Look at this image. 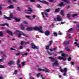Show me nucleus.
I'll return each mask as SVG.
<instances>
[{
	"instance_id": "33",
	"label": "nucleus",
	"mask_w": 79,
	"mask_h": 79,
	"mask_svg": "<svg viewBox=\"0 0 79 79\" xmlns=\"http://www.w3.org/2000/svg\"><path fill=\"white\" fill-rule=\"evenodd\" d=\"M0 68H5V66L3 65H0Z\"/></svg>"
},
{
	"instance_id": "36",
	"label": "nucleus",
	"mask_w": 79,
	"mask_h": 79,
	"mask_svg": "<svg viewBox=\"0 0 79 79\" xmlns=\"http://www.w3.org/2000/svg\"><path fill=\"white\" fill-rule=\"evenodd\" d=\"M57 58L58 59H59V60H62V59H63V57L61 56H59L58 57H57Z\"/></svg>"
},
{
	"instance_id": "31",
	"label": "nucleus",
	"mask_w": 79,
	"mask_h": 79,
	"mask_svg": "<svg viewBox=\"0 0 79 79\" xmlns=\"http://www.w3.org/2000/svg\"><path fill=\"white\" fill-rule=\"evenodd\" d=\"M25 64H26V62L23 61L22 62V64L23 65V66H24Z\"/></svg>"
},
{
	"instance_id": "40",
	"label": "nucleus",
	"mask_w": 79,
	"mask_h": 79,
	"mask_svg": "<svg viewBox=\"0 0 79 79\" xmlns=\"http://www.w3.org/2000/svg\"><path fill=\"white\" fill-rule=\"evenodd\" d=\"M62 56H63V57H65V56H66V55L64 53H62Z\"/></svg>"
},
{
	"instance_id": "44",
	"label": "nucleus",
	"mask_w": 79,
	"mask_h": 79,
	"mask_svg": "<svg viewBox=\"0 0 79 79\" xmlns=\"http://www.w3.org/2000/svg\"><path fill=\"white\" fill-rule=\"evenodd\" d=\"M65 24V22H62L61 23H59V24Z\"/></svg>"
},
{
	"instance_id": "37",
	"label": "nucleus",
	"mask_w": 79,
	"mask_h": 79,
	"mask_svg": "<svg viewBox=\"0 0 79 79\" xmlns=\"http://www.w3.org/2000/svg\"><path fill=\"white\" fill-rule=\"evenodd\" d=\"M17 63V64H19L20 63V60L19 59H18Z\"/></svg>"
},
{
	"instance_id": "16",
	"label": "nucleus",
	"mask_w": 79,
	"mask_h": 79,
	"mask_svg": "<svg viewBox=\"0 0 79 79\" xmlns=\"http://www.w3.org/2000/svg\"><path fill=\"white\" fill-rule=\"evenodd\" d=\"M49 58L50 59L51 61H52V62H53L54 61H55V58H54L53 57H49Z\"/></svg>"
},
{
	"instance_id": "19",
	"label": "nucleus",
	"mask_w": 79,
	"mask_h": 79,
	"mask_svg": "<svg viewBox=\"0 0 79 79\" xmlns=\"http://www.w3.org/2000/svg\"><path fill=\"white\" fill-rule=\"evenodd\" d=\"M31 46L32 47V48L33 49H35V45L34 43L31 44Z\"/></svg>"
},
{
	"instance_id": "4",
	"label": "nucleus",
	"mask_w": 79,
	"mask_h": 79,
	"mask_svg": "<svg viewBox=\"0 0 79 79\" xmlns=\"http://www.w3.org/2000/svg\"><path fill=\"white\" fill-rule=\"evenodd\" d=\"M4 18H5L6 19H8V20H11V18H13V14L12 13H10V17H8L6 16L5 15H3Z\"/></svg>"
},
{
	"instance_id": "57",
	"label": "nucleus",
	"mask_w": 79,
	"mask_h": 79,
	"mask_svg": "<svg viewBox=\"0 0 79 79\" xmlns=\"http://www.w3.org/2000/svg\"><path fill=\"white\" fill-rule=\"evenodd\" d=\"M71 58L70 57H69L68 58V61H71Z\"/></svg>"
},
{
	"instance_id": "50",
	"label": "nucleus",
	"mask_w": 79,
	"mask_h": 79,
	"mask_svg": "<svg viewBox=\"0 0 79 79\" xmlns=\"http://www.w3.org/2000/svg\"><path fill=\"white\" fill-rule=\"evenodd\" d=\"M20 52H19V53H17L16 54V55L17 56H18L19 55H20Z\"/></svg>"
},
{
	"instance_id": "45",
	"label": "nucleus",
	"mask_w": 79,
	"mask_h": 79,
	"mask_svg": "<svg viewBox=\"0 0 79 79\" xmlns=\"http://www.w3.org/2000/svg\"><path fill=\"white\" fill-rule=\"evenodd\" d=\"M52 42H53V41H51L50 42L49 45H51L52 44Z\"/></svg>"
},
{
	"instance_id": "52",
	"label": "nucleus",
	"mask_w": 79,
	"mask_h": 79,
	"mask_svg": "<svg viewBox=\"0 0 79 79\" xmlns=\"http://www.w3.org/2000/svg\"><path fill=\"white\" fill-rule=\"evenodd\" d=\"M72 30L73 28H71L70 29H69V30H68V32H71V31H72Z\"/></svg>"
},
{
	"instance_id": "14",
	"label": "nucleus",
	"mask_w": 79,
	"mask_h": 79,
	"mask_svg": "<svg viewBox=\"0 0 79 79\" xmlns=\"http://www.w3.org/2000/svg\"><path fill=\"white\" fill-rule=\"evenodd\" d=\"M27 11H31L30 12H28L27 14H31L32 13V10L31 8H28V9L27 10Z\"/></svg>"
},
{
	"instance_id": "25",
	"label": "nucleus",
	"mask_w": 79,
	"mask_h": 79,
	"mask_svg": "<svg viewBox=\"0 0 79 79\" xmlns=\"http://www.w3.org/2000/svg\"><path fill=\"white\" fill-rule=\"evenodd\" d=\"M62 1L64 2H66L67 3H69V1H68L67 0H62Z\"/></svg>"
},
{
	"instance_id": "20",
	"label": "nucleus",
	"mask_w": 79,
	"mask_h": 79,
	"mask_svg": "<svg viewBox=\"0 0 79 79\" xmlns=\"http://www.w3.org/2000/svg\"><path fill=\"white\" fill-rule=\"evenodd\" d=\"M20 26L21 29H22V30H24V29L25 28L24 27H23V24H20Z\"/></svg>"
},
{
	"instance_id": "58",
	"label": "nucleus",
	"mask_w": 79,
	"mask_h": 79,
	"mask_svg": "<svg viewBox=\"0 0 79 79\" xmlns=\"http://www.w3.org/2000/svg\"><path fill=\"white\" fill-rule=\"evenodd\" d=\"M23 46H21L20 47V49H23Z\"/></svg>"
},
{
	"instance_id": "62",
	"label": "nucleus",
	"mask_w": 79,
	"mask_h": 79,
	"mask_svg": "<svg viewBox=\"0 0 79 79\" xmlns=\"http://www.w3.org/2000/svg\"><path fill=\"white\" fill-rule=\"evenodd\" d=\"M49 0L50 2H53V0Z\"/></svg>"
},
{
	"instance_id": "3",
	"label": "nucleus",
	"mask_w": 79,
	"mask_h": 79,
	"mask_svg": "<svg viewBox=\"0 0 79 79\" xmlns=\"http://www.w3.org/2000/svg\"><path fill=\"white\" fill-rule=\"evenodd\" d=\"M39 68V66H37L35 67V69H36L38 70V71H44V72H46V73H50V70L49 69H48L46 68H44V69H42Z\"/></svg>"
},
{
	"instance_id": "60",
	"label": "nucleus",
	"mask_w": 79,
	"mask_h": 79,
	"mask_svg": "<svg viewBox=\"0 0 79 79\" xmlns=\"http://www.w3.org/2000/svg\"><path fill=\"white\" fill-rule=\"evenodd\" d=\"M70 7V6L68 5V6L67 7V9H68Z\"/></svg>"
},
{
	"instance_id": "8",
	"label": "nucleus",
	"mask_w": 79,
	"mask_h": 79,
	"mask_svg": "<svg viewBox=\"0 0 79 79\" xmlns=\"http://www.w3.org/2000/svg\"><path fill=\"white\" fill-rule=\"evenodd\" d=\"M45 34L47 36H48L50 35V31L47 30L45 32Z\"/></svg>"
},
{
	"instance_id": "5",
	"label": "nucleus",
	"mask_w": 79,
	"mask_h": 79,
	"mask_svg": "<svg viewBox=\"0 0 79 79\" xmlns=\"http://www.w3.org/2000/svg\"><path fill=\"white\" fill-rule=\"evenodd\" d=\"M68 71V69L66 68H64V70L61 69L60 71L62 73H63V72H64V73L63 74L64 76H66V72H67V71Z\"/></svg>"
},
{
	"instance_id": "59",
	"label": "nucleus",
	"mask_w": 79,
	"mask_h": 79,
	"mask_svg": "<svg viewBox=\"0 0 79 79\" xmlns=\"http://www.w3.org/2000/svg\"><path fill=\"white\" fill-rule=\"evenodd\" d=\"M3 56L4 58H6V57H7V56L5 55H3Z\"/></svg>"
},
{
	"instance_id": "23",
	"label": "nucleus",
	"mask_w": 79,
	"mask_h": 79,
	"mask_svg": "<svg viewBox=\"0 0 79 79\" xmlns=\"http://www.w3.org/2000/svg\"><path fill=\"white\" fill-rule=\"evenodd\" d=\"M40 2H41L42 3H45V4H46V5H48V2L45 1H40Z\"/></svg>"
},
{
	"instance_id": "41",
	"label": "nucleus",
	"mask_w": 79,
	"mask_h": 79,
	"mask_svg": "<svg viewBox=\"0 0 79 79\" xmlns=\"http://www.w3.org/2000/svg\"><path fill=\"white\" fill-rule=\"evenodd\" d=\"M17 10L18 11H20L21 10V8L20 7H17Z\"/></svg>"
},
{
	"instance_id": "43",
	"label": "nucleus",
	"mask_w": 79,
	"mask_h": 79,
	"mask_svg": "<svg viewBox=\"0 0 79 79\" xmlns=\"http://www.w3.org/2000/svg\"><path fill=\"white\" fill-rule=\"evenodd\" d=\"M50 11V9H47L46 10V11L47 12H49V11Z\"/></svg>"
},
{
	"instance_id": "38",
	"label": "nucleus",
	"mask_w": 79,
	"mask_h": 79,
	"mask_svg": "<svg viewBox=\"0 0 79 79\" xmlns=\"http://www.w3.org/2000/svg\"><path fill=\"white\" fill-rule=\"evenodd\" d=\"M67 16L69 18H70L71 17V15L69 14H68L67 15Z\"/></svg>"
},
{
	"instance_id": "10",
	"label": "nucleus",
	"mask_w": 79,
	"mask_h": 79,
	"mask_svg": "<svg viewBox=\"0 0 79 79\" xmlns=\"http://www.w3.org/2000/svg\"><path fill=\"white\" fill-rule=\"evenodd\" d=\"M46 50H47V53H48V54H49V55H52L51 53H50V52L48 51V50L49 49V46H46Z\"/></svg>"
},
{
	"instance_id": "32",
	"label": "nucleus",
	"mask_w": 79,
	"mask_h": 79,
	"mask_svg": "<svg viewBox=\"0 0 79 79\" xmlns=\"http://www.w3.org/2000/svg\"><path fill=\"white\" fill-rule=\"evenodd\" d=\"M36 17V15H33L32 16V18L33 19H35Z\"/></svg>"
},
{
	"instance_id": "35",
	"label": "nucleus",
	"mask_w": 79,
	"mask_h": 79,
	"mask_svg": "<svg viewBox=\"0 0 79 79\" xmlns=\"http://www.w3.org/2000/svg\"><path fill=\"white\" fill-rule=\"evenodd\" d=\"M68 37L69 38V39H71V35L69 34H68Z\"/></svg>"
},
{
	"instance_id": "39",
	"label": "nucleus",
	"mask_w": 79,
	"mask_h": 79,
	"mask_svg": "<svg viewBox=\"0 0 79 79\" xmlns=\"http://www.w3.org/2000/svg\"><path fill=\"white\" fill-rule=\"evenodd\" d=\"M24 44L26 45L27 44H29V42H24Z\"/></svg>"
},
{
	"instance_id": "61",
	"label": "nucleus",
	"mask_w": 79,
	"mask_h": 79,
	"mask_svg": "<svg viewBox=\"0 0 79 79\" xmlns=\"http://www.w3.org/2000/svg\"><path fill=\"white\" fill-rule=\"evenodd\" d=\"M0 79H3V78L2 76H0Z\"/></svg>"
},
{
	"instance_id": "47",
	"label": "nucleus",
	"mask_w": 79,
	"mask_h": 79,
	"mask_svg": "<svg viewBox=\"0 0 79 79\" xmlns=\"http://www.w3.org/2000/svg\"><path fill=\"white\" fill-rule=\"evenodd\" d=\"M17 65H18V67L19 68H21V64H17Z\"/></svg>"
},
{
	"instance_id": "21",
	"label": "nucleus",
	"mask_w": 79,
	"mask_h": 79,
	"mask_svg": "<svg viewBox=\"0 0 79 79\" xmlns=\"http://www.w3.org/2000/svg\"><path fill=\"white\" fill-rule=\"evenodd\" d=\"M25 17H26V18H28L30 20H32V19L31 18V16H30L26 15Z\"/></svg>"
},
{
	"instance_id": "24",
	"label": "nucleus",
	"mask_w": 79,
	"mask_h": 79,
	"mask_svg": "<svg viewBox=\"0 0 79 79\" xmlns=\"http://www.w3.org/2000/svg\"><path fill=\"white\" fill-rule=\"evenodd\" d=\"M13 18L14 19H15V21H17V22L20 21V19H19L16 18L15 17H14Z\"/></svg>"
},
{
	"instance_id": "29",
	"label": "nucleus",
	"mask_w": 79,
	"mask_h": 79,
	"mask_svg": "<svg viewBox=\"0 0 79 79\" xmlns=\"http://www.w3.org/2000/svg\"><path fill=\"white\" fill-rule=\"evenodd\" d=\"M78 15V14L77 13L75 14H73V15H72V17H75L77 15Z\"/></svg>"
},
{
	"instance_id": "34",
	"label": "nucleus",
	"mask_w": 79,
	"mask_h": 79,
	"mask_svg": "<svg viewBox=\"0 0 79 79\" xmlns=\"http://www.w3.org/2000/svg\"><path fill=\"white\" fill-rule=\"evenodd\" d=\"M17 72H18V70H16L15 71V72L14 73V74H17Z\"/></svg>"
},
{
	"instance_id": "56",
	"label": "nucleus",
	"mask_w": 79,
	"mask_h": 79,
	"mask_svg": "<svg viewBox=\"0 0 79 79\" xmlns=\"http://www.w3.org/2000/svg\"><path fill=\"white\" fill-rule=\"evenodd\" d=\"M23 23L24 24H27V22L26 21H24L23 22Z\"/></svg>"
},
{
	"instance_id": "17",
	"label": "nucleus",
	"mask_w": 79,
	"mask_h": 79,
	"mask_svg": "<svg viewBox=\"0 0 79 79\" xmlns=\"http://www.w3.org/2000/svg\"><path fill=\"white\" fill-rule=\"evenodd\" d=\"M5 25H6L7 26H9L8 23H2L0 24V26H5Z\"/></svg>"
},
{
	"instance_id": "22",
	"label": "nucleus",
	"mask_w": 79,
	"mask_h": 79,
	"mask_svg": "<svg viewBox=\"0 0 79 79\" xmlns=\"http://www.w3.org/2000/svg\"><path fill=\"white\" fill-rule=\"evenodd\" d=\"M65 50H67V51H68V52H70V48L68 47H66L65 48Z\"/></svg>"
},
{
	"instance_id": "48",
	"label": "nucleus",
	"mask_w": 79,
	"mask_h": 79,
	"mask_svg": "<svg viewBox=\"0 0 79 79\" xmlns=\"http://www.w3.org/2000/svg\"><path fill=\"white\" fill-rule=\"evenodd\" d=\"M24 44V41H22L21 42V45H23V44Z\"/></svg>"
},
{
	"instance_id": "54",
	"label": "nucleus",
	"mask_w": 79,
	"mask_h": 79,
	"mask_svg": "<svg viewBox=\"0 0 79 79\" xmlns=\"http://www.w3.org/2000/svg\"><path fill=\"white\" fill-rule=\"evenodd\" d=\"M36 6L38 8H40L41 7V6L40 5H36Z\"/></svg>"
},
{
	"instance_id": "55",
	"label": "nucleus",
	"mask_w": 79,
	"mask_h": 79,
	"mask_svg": "<svg viewBox=\"0 0 79 79\" xmlns=\"http://www.w3.org/2000/svg\"><path fill=\"white\" fill-rule=\"evenodd\" d=\"M62 60L63 61H66V59H65V58L62 57Z\"/></svg>"
},
{
	"instance_id": "1",
	"label": "nucleus",
	"mask_w": 79,
	"mask_h": 79,
	"mask_svg": "<svg viewBox=\"0 0 79 79\" xmlns=\"http://www.w3.org/2000/svg\"><path fill=\"white\" fill-rule=\"evenodd\" d=\"M35 30V31L38 30L39 32H40V33H42L43 34L44 32L43 31V29H42V27L41 26H40L38 27H34L33 28H27V31H32V30Z\"/></svg>"
},
{
	"instance_id": "27",
	"label": "nucleus",
	"mask_w": 79,
	"mask_h": 79,
	"mask_svg": "<svg viewBox=\"0 0 79 79\" xmlns=\"http://www.w3.org/2000/svg\"><path fill=\"white\" fill-rule=\"evenodd\" d=\"M60 14L62 16H64V11H63V10H61V11L60 12Z\"/></svg>"
},
{
	"instance_id": "6",
	"label": "nucleus",
	"mask_w": 79,
	"mask_h": 79,
	"mask_svg": "<svg viewBox=\"0 0 79 79\" xmlns=\"http://www.w3.org/2000/svg\"><path fill=\"white\" fill-rule=\"evenodd\" d=\"M54 20L55 21H62V19L59 16H58L57 18H55Z\"/></svg>"
},
{
	"instance_id": "12",
	"label": "nucleus",
	"mask_w": 79,
	"mask_h": 79,
	"mask_svg": "<svg viewBox=\"0 0 79 79\" xmlns=\"http://www.w3.org/2000/svg\"><path fill=\"white\" fill-rule=\"evenodd\" d=\"M6 32L7 34H10V35H13V34H12V32L10 31L7 30L6 31Z\"/></svg>"
},
{
	"instance_id": "7",
	"label": "nucleus",
	"mask_w": 79,
	"mask_h": 79,
	"mask_svg": "<svg viewBox=\"0 0 79 79\" xmlns=\"http://www.w3.org/2000/svg\"><path fill=\"white\" fill-rule=\"evenodd\" d=\"M41 14L44 18L46 16L47 17H48V14L46 12H41Z\"/></svg>"
},
{
	"instance_id": "51",
	"label": "nucleus",
	"mask_w": 79,
	"mask_h": 79,
	"mask_svg": "<svg viewBox=\"0 0 79 79\" xmlns=\"http://www.w3.org/2000/svg\"><path fill=\"white\" fill-rule=\"evenodd\" d=\"M10 49L11 50H15L16 51V49L12 48H10Z\"/></svg>"
},
{
	"instance_id": "9",
	"label": "nucleus",
	"mask_w": 79,
	"mask_h": 79,
	"mask_svg": "<svg viewBox=\"0 0 79 79\" xmlns=\"http://www.w3.org/2000/svg\"><path fill=\"white\" fill-rule=\"evenodd\" d=\"M59 64L57 61H55L54 63L52 64L53 66H58Z\"/></svg>"
},
{
	"instance_id": "46",
	"label": "nucleus",
	"mask_w": 79,
	"mask_h": 79,
	"mask_svg": "<svg viewBox=\"0 0 79 79\" xmlns=\"http://www.w3.org/2000/svg\"><path fill=\"white\" fill-rule=\"evenodd\" d=\"M4 60V59H0V62H2Z\"/></svg>"
},
{
	"instance_id": "15",
	"label": "nucleus",
	"mask_w": 79,
	"mask_h": 79,
	"mask_svg": "<svg viewBox=\"0 0 79 79\" xmlns=\"http://www.w3.org/2000/svg\"><path fill=\"white\" fill-rule=\"evenodd\" d=\"M64 44L65 45H67L68 44H70L69 43V40H68V41H65L64 43Z\"/></svg>"
},
{
	"instance_id": "49",
	"label": "nucleus",
	"mask_w": 79,
	"mask_h": 79,
	"mask_svg": "<svg viewBox=\"0 0 79 79\" xmlns=\"http://www.w3.org/2000/svg\"><path fill=\"white\" fill-rule=\"evenodd\" d=\"M39 47L38 46H35V49H36V50H38L39 49Z\"/></svg>"
},
{
	"instance_id": "11",
	"label": "nucleus",
	"mask_w": 79,
	"mask_h": 79,
	"mask_svg": "<svg viewBox=\"0 0 79 79\" xmlns=\"http://www.w3.org/2000/svg\"><path fill=\"white\" fill-rule=\"evenodd\" d=\"M59 6H64L66 5V4L64 3V2H61L59 4Z\"/></svg>"
},
{
	"instance_id": "42",
	"label": "nucleus",
	"mask_w": 79,
	"mask_h": 79,
	"mask_svg": "<svg viewBox=\"0 0 79 79\" xmlns=\"http://www.w3.org/2000/svg\"><path fill=\"white\" fill-rule=\"evenodd\" d=\"M54 36H55L56 37L57 36V34H56V33L54 32Z\"/></svg>"
},
{
	"instance_id": "53",
	"label": "nucleus",
	"mask_w": 79,
	"mask_h": 79,
	"mask_svg": "<svg viewBox=\"0 0 79 79\" xmlns=\"http://www.w3.org/2000/svg\"><path fill=\"white\" fill-rule=\"evenodd\" d=\"M24 55H27V53H25L23 55V56H24Z\"/></svg>"
},
{
	"instance_id": "64",
	"label": "nucleus",
	"mask_w": 79,
	"mask_h": 79,
	"mask_svg": "<svg viewBox=\"0 0 79 79\" xmlns=\"http://www.w3.org/2000/svg\"><path fill=\"white\" fill-rule=\"evenodd\" d=\"M77 47L78 48H79V45L78 44H77Z\"/></svg>"
},
{
	"instance_id": "18",
	"label": "nucleus",
	"mask_w": 79,
	"mask_h": 79,
	"mask_svg": "<svg viewBox=\"0 0 79 79\" xmlns=\"http://www.w3.org/2000/svg\"><path fill=\"white\" fill-rule=\"evenodd\" d=\"M9 3H11L12 2H17V1L16 0H9L8 1Z\"/></svg>"
},
{
	"instance_id": "26",
	"label": "nucleus",
	"mask_w": 79,
	"mask_h": 79,
	"mask_svg": "<svg viewBox=\"0 0 79 79\" xmlns=\"http://www.w3.org/2000/svg\"><path fill=\"white\" fill-rule=\"evenodd\" d=\"M60 8L56 9L55 10L56 12H59V11H60Z\"/></svg>"
},
{
	"instance_id": "63",
	"label": "nucleus",
	"mask_w": 79,
	"mask_h": 79,
	"mask_svg": "<svg viewBox=\"0 0 79 79\" xmlns=\"http://www.w3.org/2000/svg\"><path fill=\"white\" fill-rule=\"evenodd\" d=\"M2 15V12L0 10V15Z\"/></svg>"
},
{
	"instance_id": "13",
	"label": "nucleus",
	"mask_w": 79,
	"mask_h": 79,
	"mask_svg": "<svg viewBox=\"0 0 79 79\" xmlns=\"http://www.w3.org/2000/svg\"><path fill=\"white\" fill-rule=\"evenodd\" d=\"M15 63V62L13 60H12L9 62L8 63L9 66H11V65Z\"/></svg>"
},
{
	"instance_id": "28",
	"label": "nucleus",
	"mask_w": 79,
	"mask_h": 79,
	"mask_svg": "<svg viewBox=\"0 0 79 79\" xmlns=\"http://www.w3.org/2000/svg\"><path fill=\"white\" fill-rule=\"evenodd\" d=\"M0 36L1 37H3V32L2 31H0Z\"/></svg>"
},
{
	"instance_id": "2",
	"label": "nucleus",
	"mask_w": 79,
	"mask_h": 79,
	"mask_svg": "<svg viewBox=\"0 0 79 79\" xmlns=\"http://www.w3.org/2000/svg\"><path fill=\"white\" fill-rule=\"evenodd\" d=\"M15 35H17V34H18V37H21V35H23V36H25V37H28L27 35L25 34V33L22 32V31H19L17 30H16V32H15Z\"/></svg>"
},
{
	"instance_id": "30",
	"label": "nucleus",
	"mask_w": 79,
	"mask_h": 79,
	"mask_svg": "<svg viewBox=\"0 0 79 79\" xmlns=\"http://www.w3.org/2000/svg\"><path fill=\"white\" fill-rule=\"evenodd\" d=\"M9 8H14V7L12 5H10V6H9Z\"/></svg>"
}]
</instances>
